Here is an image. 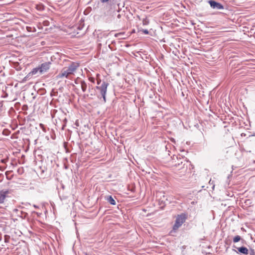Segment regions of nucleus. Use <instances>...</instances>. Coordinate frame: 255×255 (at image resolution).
<instances>
[{
	"label": "nucleus",
	"mask_w": 255,
	"mask_h": 255,
	"mask_svg": "<svg viewBox=\"0 0 255 255\" xmlns=\"http://www.w3.org/2000/svg\"><path fill=\"white\" fill-rule=\"evenodd\" d=\"M120 16H120V14H119V15H118V17L119 18H120Z\"/></svg>",
	"instance_id": "obj_28"
},
{
	"label": "nucleus",
	"mask_w": 255,
	"mask_h": 255,
	"mask_svg": "<svg viewBox=\"0 0 255 255\" xmlns=\"http://www.w3.org/2000/svg\"><path fill=\"white\" fill-rule=\"evenodd\" d=\"M142 31L145 34H148V31L147 29H143L142 30Z\"/></svg>",
	"instance_id": "obj_18"
},
{
	"label": "nucleus",
	"mask_w": 255,
	"mask_h": 255,
	"mask_svg": "<svg viewBox=\"0 0 255 255\" xmlns=\"http://www.w3.org/2000/svg\"><path fill=\"white\" fill-rule=\"evenodd\" d=\"M5 160H6L5 159H2V160H1V162L2 163H5Z\"/></svg>",
	"instance_id": "obj_23"
},
{
	"label": "nucleus",
	"mask_w": 255,
	"mask_h": 255,
	"mask_svg": "<svg viewBox=\"0 0 255 255\" xmlns=\"http://www.w3.org/2000/svg\"><path fill=\"white\" fill-rule=\"evenodd\" d=\"M40 69L39 66L36 67V68L33 69V70L28 74V76H30V75H35L37 73H40Z\"/></svg>",
	"instance_id": "obj_10"
},
{
	"label": "nucleus",
	"mask_w": 255,
	"mask_h": 255,
	"mask_svg": "<svg viewBox=\"0 0 255 255\" xmlns=\"http://www.w3.org/2000/svg\"><path fill=\"white\" fill-rule=\"evenodd\" d=\"M40 126L41 127H43V125L42 124H40Z\"/></svg>",
	"instance_id": "obj_25"
},
{
	"label": "nucleus",
	"mask_w": 255,
	"mask_h": 255,
	"mask_svg": "<svg viewBox=\"0 0 255 255\" xmlns=\"http://www.w3.org/2000/svg\"><path fill=\"white\" fill-rule=\"evenodd\" d=\"M35 8H36L37 10H39V11H42V10H44V5H43V4H37V5H36Z\"/></svg>",
	"instance_id": "obj_13"
},
{
	"label": "nucleus",
	"mask_w": 255,
	"mask_h": 255,
	"mask_svg": "<svg viewBox=\"0 0 255 255\" xmlns=\"http://www.w3.org/2000/svg\"><path fill=\"white\" fill-rule=\"evenodd\" d=\"M51 63L50 62H46L42 63L39 66L40 74H43L47 72L50 68Z\"/></svg>",
	"instance_id": "obj_6"
},
{
	"label": "nucleus",
	"mask_w": 255,
	"mask_h": 255,
	"mask_svg": "<svg viewBox=\"0 0 255 255\" xmlns=\"http://www.w3.org/2000/svg\"><path fill=\"white\" fill-rule=\"evenodd\" d=\"M89 80L93 83H95V78L92 77H89Z\"/></svg>",
	"instance_id": "obj_17"
},
{
	"label": "nucleus",
	"mask_w": 255,
	"mask_h": 255,
	"mask_svg": "<svg viewBox=\"0 0 255 255\" xmlns=\"http://www.w3.org/2000/svg\"><path fill=\"white\" fill-rule=\"evenodd\" d=\"M34 207L35 208H37V207L36 205H34Z\"/></svg>",
	"instance_id": "obj_27"
},
{
	"label": "nucleus",
	"mask_w": 255,
	"mask_h": 255,
	"mask_svg": "<svg viewBox=\"0 0 255 255\" xmlns=\"http://www.w3.org/2000/svg\"><path fill=\"white\" fill-rule=\"evenodd\" d=\"M176 158L177 159V162H176V161H175V163L174 164V166L175 167H179L180 169H181L183 167V166L184 164H183V161L182 160H183V158L180 159V160L178 159V158L177 156H176Z\"/></svg>",
	"instance_id": "obj_8"
},
{
	"label": "nucleus",
	"mask_w": 255,
	"mask_h": 255,
	"mask_svg": "<svg viewBox=\"0 0 255 255\" xmlns=\"http://www.w3.org/2000/svg\"><path fill=\"white\" fill-rule=\"evenodd\" d=\"M21 217L24 218V219H25L27 217V214L26 213H24L22 211L21 212Z\"/></svg>",
	"instance_id": "obj_16"
},
{
	"label": "nucleus",
	"mask_w": 255,
	"mask_h": 255,
	"mask_svg": "<svg viewBox=\"0 0 255 255\" xmlns=\"http://www.w3.org/2000/svg\"><path fill=\"white\" fill-rule=\"evenodd\" d=\"M26 28H27V30H28V31H31V30H30L31 27H28V26H27V27H26Z\"/></svg>",
	"instance_id": "obj_22"
},
{
	"label": "nucleus",
	"mask_w": 255,
	"mask_h": 255,
	"mask_svg": "<svg viewBox=\"0 0 255 255\" xmlns=\"http://www.w3.org/2000/svg\"><path fill=\"white\" fill-rule=\"evenodd\" d=\"M121 33H117L115 34V36L118 37L119 35H121Z\"/></svg>",
	"instance_id": "obj_24"
},
{
	"label": "nucleus",
	"mask_w": 255,
	"mask_h": 255,
	"mask_svg": "<svg viewBox=\"0 0 255 255\" xmlns=\"http://www.w3.org/2000/svg\"><path fill=\"white\" fill-rule=\"evenodd\" d=\"M4 169H5V168H4V167H2V166H0V170H1V171H3V170H4Z\"/></svg>",
	"instance_id": "obj_20"
},
{
	"label": "nucleus",
	"mask_w": 255,
	"mask_h": 255,
	"mask_svg": "<svg viewBox=\"0 0 255 255\" xmlns=\"http://www.w3.org/2000/svg\"><path fill=\"white\" fill-rule=\"evenodd\" d=\"M242 240V238L241 237V236H239V235H237V236H236L233 239V242L234 243H238L240 241H241Z\"/></svg>",
	"instance_id": "obj_12"
},
{
	"label": "nucleus",
	"mask_w": 255,
	"mask_h": 255,
	"mask_svg": "<svg viewBox=\"0 0 255 255\" xmlns=\"http://www.w3.org/2000/svg\"><path fill=\"white\" fill-rule=\"evenodd\" d=\"M103 3H105V2H108L109 0H100Z\"/></svg>",
	"instance_id": "obj_19"
},
{
	"label": "nucleus",
	"mask_w": 255,
	"mask_h": 255,
	"mask_svg": "<svg viewBox=\"0 0 255 255\" xmlns=\"http://www.w3.org/2000/svg\"><path fill=\"white\" fill-rule=\"evenodd\" d=\"M233 247L237 250H235V251L238 254L245 255H248L249 254V249L245 247H237L236 246L234 245Z\"/></svg>",
	"instance_id": "obj_5"
},
{
	"label": "nucleus",
	"mask_w": 255,
	"mask_h": 255,
	"mask_svg": "<svg viewBox=\"0 0 255 255\" xmlns=\"http://www.w3.org/2000/svg\"><path fill=\"white\" fill-rule=\"evenodd\" d=\"M105 199L110 203L111 205H115L116 204V202L114 199L113 198L112 196H107L105 197Z\"/></svg>",
	"instance_id": "obj_9"
},
{
	"label": "nucleus",
	"mask_w": 255,
	"mask_h": 255,
	"mask_svg": "<svg viewBox=\"0 0 255 255\" xmlns=\"http://www.w3.org/2000/svg\"><path fill=\"white\" fill-rule=\"evenodd\" d=\"M82 90L83 92H86L87 88V84L85 81L80 82Z\"/></svg>",
	"instance_id": "obj_11"
},
{
	"label": "nucleus",
	"mask_w": 255,
	"mask_h": 255,
	"mask_svg": "<svg viewBox=\"0 0 255 255\" xmlns=\"http://www.w3.org/2000/svg\"><path fill=\"white\" fill-rule=\"evenodd\" d=\"M101 80L100 79L97 80V84L100 85Z\"/></svg>",
	"instance_id": "obj_21"
},
{
	"label": "nucleus",
	"mask_w": 255,
	"mask_h": 255,
	"mask_svg": "<svg viewBox=\"0 0 255 255\" xmlns=\"http://www.w3.org/2000/svg\"><path fill=\"white\" fill-rule=\"evenodd\" d=\"M211 7L216 9H223L224 6L220 3L218 2L215 0H211L209 1Z\"/></svg>",
	"instance_id": "obj_7"
},
{
	"label": "nucleus",
	"mask_w": 255,
	"mask_h": 255,
	"mask_svg": "<svg viewBox=\"0 0 255 255\" xmlns=\"http://www.w3.org/2000/svg\"><path fill=\"white\" fill-rule=\"evenodd\" d=\"M10 191L8 189H2L0 191V204H3L7 198L9 197Z\"/></svg>",
	"instance_id": "obj_4"
},
{
	"label": "nucleus",
	"mask_w": 255,
	"mask_h": 255,
	"mask_svg": "<svg viewBox=\"0 0 255 255\" xmlns=\"http://www.w3.org/2000/svg\"><path fill=\"white\" fill-rule=\"evenodd\" d=\"M79 63L72 62L68 67L63 68L57 75L58 79L66 78H69L70 76L74 74L77 69L79 67Z\"/></svg>",
	"instance_id": "obj_1"
},
{
	"label": "nucleus",
	"mask_w": 255,
	"mask_h": 255,
	"mask_svg": "<svg viewBox=\"0 0 255 255\" xmlns=\"http://www.w3.org/2000/svg\"><path fill=\"white\" fill-rule=\"evenodd\" d=\"M84 80H81L80 78H77L75 80V83L76 84H80V82H82V81H83Z\"/></svg>",
	"instance_id": "obj_15"
},
{
	"label": "nucleus",
	"mask_w": 255,
	"mask_h": 255,
	"mask_svg": "<svg viewBox=\"0 0 255 255\" xmlns=\"http://www.w3.org/2000/svg\"><path fill=\"white\" fill-rule=\"evenodd\" d=\"M109 84L105 81H103L101 86H96V89L98 90L101 95V98H103L104 102H106V95L107 91V88ZM99 98H101L98 96Z\"/></svg>",
	"instance_id": "obj_2"
},
{
	"label": "nucleus",
	"mask_w": 255,
	"mask_h": 255,
	"mask_svg": "<svg viewBox=\"0 0 255 255\" xmlns=\"http://www.w3.org/2000/svg\"><path fill=\"white\" fill-rule=\"evenodd\" d=\"M186 215L185 214H181L178 215L176 217L175 223L173 227L174 230H177L185 221Z\"/></svg>",
	"instance_id": "obj_3"
},
{
	"label": "nucleus",
	"mask_w": 255,
	"mask_h": 255,
	"mask_svg": "<svg viewBox=\"0 0 255 255\" xmlns=\"http://www.w3.org/2000/svg\"><path fill=\"white\" fill-rule=\"evenodd\" d=\"M89 89L92 87V86H89Z\"/></svg>",
	"instance_id": "obj_26"
},
{
	"label": "nucleus",
	"mask_w": 255,
	"mask_h": 255,
	"mask_svg": "<svg viewBox=\"0 0 255 255\" xmlns=\"http://www.w3.org/2000/svg\"><path fill=\"white\" fill-rule=\"evenodd\" d=\"M142 23L143 25H147L149 23V20L146 18H143L142 20Z\"/></svg>",
	"instance_id": "obj_14"
}]
</instances>
